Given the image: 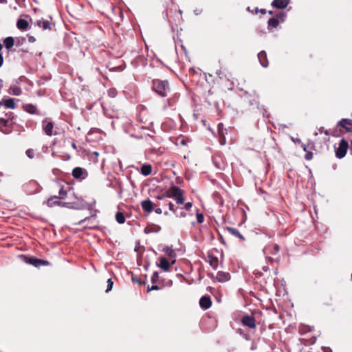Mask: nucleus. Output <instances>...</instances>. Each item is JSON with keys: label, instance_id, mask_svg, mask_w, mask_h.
I'll list each match as a JSON object with an SVG mask.
<instances>
[{"label": "nucleus", "instance_id": "23", "mask_svg": "<svg viewBox=\"0 0 352 352\" xmlns=\"http://www.w3.org/2000/svg\"><path fill=\"white\" fill-rule=\"evenodd\" d=\"M3 45L7 50H10L14 45V39L12 36H8L3 40Z\"/></svg>", "mask_w": 352, "mask_h": 352}, {"label": "nucleus", "instance_id": "6", "mask_svg": "<svg viewBox=\"0 0 352 352\" xmlns=\"http://www.w3.org/2000/svg\"><path fill=\"white\" fill-rule=\"evenodd\" d=\"M58 197L54 196L49 198L47 201L46 204L48 207H54V206H61L65 207L67 206L69 204L65 202H62L60 201L57 200Z\"/></svg>", "mask_w": 352, "mask_h": 352}, {"label": "nucleus", "instance_id": "13", "mask_svg": "<svg viewBox=\"0 0 352 352\" xmlns=\"http://www.w3.org/2000/svg\"><path fill=\"white\" fill-rule=\"evenodd\" d=\"M216 278L219 282H226L230 279V275L228 272L219 271L217 274Z\"/></svg>", "mask_w": 352, "mask_h": 352}, {"label": "nucleus", "instance_id": "12", "mask_svg": "<svg viewBox=\"0 0 352 352\" xmlns=\"http://www.w3.org/2000/svg\"><path fill=\"white\" fill-rule=\"evenodd\" d=\"M141 206L145 212H151L153 210V204L150 199L142 201Z\"/></svg>", "mask_w": 352, "mask_h": 352}, {"label": "nucleus", "instance_id": "31", "mask_svg": "<svg viewBox=\"0 0 352 352\" xmlns=\"http://www.w3.org/2000/svg\"><path fill=\"white\" fill-rule=\"evenodd\" d=\"M164 251L165 252V253L169 256V257H174L175 256V252L173 251V250H172L171 248H166Z\"/></svg>", "mask_w": 352, "mask_h": 352}, {"label": "nucleus", "instance_id": "41", "mask_svg": "<svg viewBox=\"0 0 352 352\" xmlns=\"http://www.w3.org/2000/svg\"><path fill=\"white\" fill-rule=\"evenodd\" d=\"M26 155H27L30 158H33V157H34V150H32V149H28V150L26 151Z\"/></svg>", "mask_w": 352, "mask_h": 352}, {"label": "nucleus", "instance_id": "52", "mask_svg": "<svg viewBox=\"0 0 352 352\" xmlns=\"http://www.w3.org/2000/svg\"><path fill=\"white\" fill-rule=\"evenodd\" d=\"M8 1L7 0H0V3L1 4H6L7 3Z\"/></svg>", "mask_w": 352, "mask_h": 352}, {"label": "nucleus", "instance_id": "33", "mask_svg": "<svg viewBox=\"0 0 352 352\" xmlns=\"http://www.w3.org/2000/svg\"><path fill=\"white\" fill-rule=\"evenodd\" d=\"M197 211H199V210L197 209ZM196 217H197V222L199 223H202L204 222V217L203 214L199 213L198 212H197Z\"/></svg>", "mask_w": 352, "mask_h": 352}, {"label": "nucleus", "instance_id": "10", "mask_svg": "<svg viewBox=\"0 0 352 352\" xmlns=\"http://www.w3.org/2000/svg\"><path fill=\"white\" fill-rule=\"evenodd\" d=\"M36 25L38 26L40 28L43 29V30H52V24L50 21L47 20H38L36 22Z\"/></svg>", "mask_w": 352, "mask_h": 352}, {"label": "nucleus", "instance_id": "18", "mask_svg": "<svg viewBox=\"0 0 352 352\" xmlns=\"http://www.w3.org/2000/svg\"><path fill=\"white\" fill-rule=\"evenodd\" d=\"M159 267L165 272H168L170 270V265L169 261L164 257L160 258Z\"/></svg>", "mask_w": 352, "mask_h": 352}, {"label": "nucleus", "instance_id": "26", "mask_svg": "<svg viewBox=\"0 0 352 352\" xmlns=\"http://www.w3.org/2000/svg\"><path fill=\"white\" fill-rule=\"evenodd\" d=\"M116 219L118 223H124L125 222V217L122 212H118L116 214Z\"/></svg>", "mask_w": 352, "mask_h": 352}, {"label": "nucleus", "instance_id": "19", "mask_svg": "<svg viewBox=\"0 0 352 352\" xmlns=\"http://www.w3.org/2000/svg\"><path fill=\"white\" fill-rule=\"evenodd\" d=\"M140 173L144 175L148 176L152 173V166L148 164H144L142 166Z\"/></svg>", "mask_w": 352, "mask_h": 352}, {"label": "nucleus", "instance_id": "38", "mask_svg": "<svg viewBox=\"0 0 352 352\" xmlns=\"http://www.w3.org/2000/svg\"><path fill=\"white\" fill-rule=\"evenodd\" d=\"M219 144L221 145H225L226 144V136L225 135L223 134H221V135H219Z\"/></svg>", "mask_w": 352, "mask_h": 352}, {"label": "nucleus", "instance_id": "39", "mask_svg": "<svg viewBox=\"0 0 352 352\" xmlns=\"http://www.w3.org/2000/svg\"><path fill=\"white\" fill-rule=\"evenodd\" d=\"M313 156H314V154H313V153H312V152H311V151H307V152H306V154H305V159L306 160H308V161H309V160H312V159H313Z\"/></svg>", "mask_w": 352, "mask_h": 352}, {"label": "nucleus", "instance_id": "27", "mask_svg": "<svg viewBox=\"0 0 352 352\" xmlns=\"http://www.w3.org/2000/svg\"><path fill=\"white\" fill-rule=\"evenodd\" d=\"M57 197H58V199H64L66 198L67 191L65 190L63 186H62L61 188H60L59 192H58V196H57Z\"/></svg>", "mask_w": 352, "mask_h": 352}, {"label": "nucleus", "instance_id": "37", "mask_svg": "<svg viewBox=\"0 0 352 352\" xmlns=\"http://www.w3.org/2000/svg\"><path fill=\"white\" fill-rule=\"evenodd\" d=\"M287 16V14L285 12H280L279 13L276 18L278 19H280L281 22H283Z\"/></svg>", "mask_w": 352, "mask_h": 352}, {"label": "nucleus", "instance_id": "44", "mask_svg": "<svg viewBox=\"0 0 352 352\" xmlns=\"http://www.w3.org/2000/svg\"><path fill=\"white\" fill-rule=\"evenodd\" d=\"M168 208L173 213L176 214V209L175 208V206H174V204L172 202H169V204H168Z\"/></svg>", "mask_w": 352, "mask_h": 352}, {"label": "nucleus", "instance_id": "3", "mask_svg": "<svg viewBox=\"0 0 352 352\" xmlns=\"http://www.w3.org/2000/svg\"><path fill=\"white\" fill-rule=\"evenodd\" d=\"M21 257L23 258V261L28 264L32 265L36 267H40L41 266H47L50 265V262L46 260H43L40 258H37L34 256H26L24 255H21Z\"/></svg>", "mask_w": 352, "mask_h": 352}, {"label": "nucleus", "instance_id": "48", "mask_svg": "<svg viewBox=\"0 0 352 352\" xmlns=\"http://www.w3.org/2000/svg\"><path fill=\"white\" fill-rule=\"evenodd\" d=\"M176 216L184 218V217H186L187 216V214L184 211H181L179 215L176 214Z\"/></svg>", "mask_w": 352, "mask_h": 352}, {"label": "nucleus", "instance_id": "14", "mask_svg": "<svg viewBox=\"0 0 352 352\" xmlns=\"http://www.w3.org/2000/svg\"><path fill=\"white\" fill-rule=\"evenodd\" d=\"M207 262L214 270H216L219 264V259L217 256L209 254L208 255Z\"/></svg>", "mask_w": 352, "mask_h": 352}, {"label": "nucleus", "instance_id": "16", "mask_svg": "<svg viewBox=\"0 0 352 352\" xmlns=\"http://www.w3.org/2000/svg\"><path fill=\"white\" fill-rule=\"evenodd\" d=\"M339 125L344 128L348 131H352V120L342 119L340 121Z\"/></svg>", "mask_w": 352, "mask_h": 352}, {"label": "nucleus", "instance_id": "56", "mask_svg": "<svg viewBox=\"0 0 352 352\" xmlns=\"http://www.w3.org/2000/svg\"><path fill=\"white\" fill-rule=\"evenodd\" d=\"M3 106V100L0 101V108Z\"/></svg>", "mask_w": 352, "mask_h": 352}, {"label": "nucleus", "instance_id": "28", "mask_svg": "<svg viewBox=\"0 0 352 352\" xmlns=\"http://www.w3.org/2000/svg\"><path fill=\"white\" fill-rule=\"evenodd\" d=\"M9 119L0 118V131L5 133L4 128L7 126Z\"/></svg>", "mask_w": 352, "mask_h": 352}, {"label": "nucleus", "instance_id": "7", "mask_svg": "<svg viewBox=\"0 0 352 352\" xmlns=\"http://www.w3.org/2000/svg\"><path fill=\"white\" fill-rule=\"evenodd\" d=\"M290 3V0H273L271 6L276 9H284Z\"/></svg>", "mask_w": 352, "mask_h": 352}, {"label": "nucleus", "instance_id": "9", "mask_svg": "<svg viewBox=\"0 0 352 352\" xmlns=\"http://www.w3.org/2000/svg\"><path fill=\"white\" fill-rule=\"evenodd\" d=\"M43 127L45 132V133L47 135H52V130L54 128L53 123L49 120L48 118H46L43 121Z\"/></svg>", "mask_w": 352, "mask_h": 352}, {"label": "nucleus", "instance_id": "46", "mask_svg": "<svg viewBox=\"0 0 352 352\" xmlns=\"http://www.w3.org/2000/svg\"><path fill=\"white\" fill-rule=\"evenodd\" d=\"M300 331L301 332H302V333H307V332H308V331H311V329H310V327H305H305H301V328H300Z\"/></svg>", "mask_w": 352, "mask_h": 352}, {"label": "nucleus", "instance_id": "15", "mask_svg": "<svg viewBox=\"0 0 352 352\" xmlns=\"http://www.w3.org/2000/svg\"><path fill=\"white\" fill-rule=\"evenodd\" d=\"M258 58L259 60V62L261 65L263 67H267L268 66V60L267 58V54L265 51H261L258 54Z\"/></svg>", "mask_w": 352, "mask_h": 352}, {"label": "nucleus", "instance_id": "1", "mask_svg": "<svg viewBox=\"0 0 352 352\" xmlns=\"http://www.w3.org/2000/svg\"><path fill=\"white\" fill-rule=\"evenodd\" d=\"M184 191L178 186H171L166 191V196L173 199L177 204L182 205L184 204Z\"/></svg>", "mask_w": 352, "mask_h": 352}, {"label": "nucleus", "instance_id": "35", "mask_svg": "<svg viewBox=\"0 0 352 352\" xmlns=\"http://www.w3.org/2000/svg\"><path fill=\"white\" fill-rule=\"evenodd\" d=\"M158 279H159V274L157 272H155L151 276V282L153 283H155L158 281Z\"/></svg>", "mask_w": 352, "mask_h": 352}, {"label": "nucleus", "instance_id": "11", "mask_svg": "<svg viewBox=\"0 0 352 352\" xmlns=\"http://www.w3.org/2000/svg\"><path fill=\"white\" fill-rule=\"evenodd\" d=\"M226 230L230 234L233 235L234 236L240 239L242 241H245L244 236L240 233L238 229L228 227L227 226L226 228Z\"/></svg>", "mask_w": 352, "mask_h": 352}, {"label": "nucleus", "instance_id": "43", "mask_svg": "<svg viewBox=\"0 0 352 352\" xmlns=\"http://www.w3.org/2000/svg\"><path fill=\"white\" fill-rule=\"evenodd\" d=\"M160 287L157 285H152L151 287L148 286L147 292H149L152 290H159Z\"/></svg>", "mask_w": 352, "mask_h": 352}, {"label": "nucleus", "instance_id": "34", "mask_svg": "<svg viewBox=\"0 0 352 352\" xmlns=\"http://www.w3.org/2000/svg\"><path fill=\"white\" fill-rule=\"evenodd\" d=\"M280 250V246L278 244L273 245L270 253L272 254H276Z\"/></svg>", "mask_w": 352, "mask_h": 352}, {"label": "nucleus", "instance_id": "42", "mask_svg": "<svg viewBox=\"0 0 352 352\" xmlns=\"http://www.w3.org/2000/svg\"><path fill=\"white\" fill-rule=\"evenodd\" d=\"M192 207V202H187L184 204V208L186 210H190Z\"/></svg>", "mask_w": 352, "mask_h": 352}, {"label": "nucleus", "instance_id": "20", "mask_svg": "<svg viewBox=\"0 0 352 352\" xmlns=\"http://www.w3.org/2000/svg\"><path fill=\"white\" fill-rule=\"evenodd\" d=\"M3 107L6 109H15V100L13 98H7L3 100Z\"/></svg>", "mask_w": 352, "mask_h": 352}, {"label": "nucleus", "instance_id": "8", "mask_svg": "<svg viewBox=\"0 0 352 352\" xmlns=\"http://www.w3.org/2000/svg\"><path fill=\"white\" fill-rule=\"evenodd\" d=\"M199 305L203 309H208L212 305V300L209 296H204L199 300Z\"/></svg>", "mask_w": 352, "mask_h": 352}, {"label": "nucleus", "instance_id": "36", "mask_svg": "<svg viewBox=\"0 0 352 352\" xmlns=\"http://www.w3.org/2000/svg\"><path fill=\"white\" fill-rule=\"evenodd\" d=\"M107 288L106 289V292H109V291H111L112 289L113 283L111 278H109L107 280Z\"/></svg>", "mask_w": 352, "mask_h": 352}, {"label": "nucleus", "instance_id": "53", "mask_svg": "<svg viewBox=\"0 0 352 352\" xmlns=\"http://www.w3.org/2000/svg\"><path fill=\"white\" fill-rule=\"evenodd\" d=\"M3 81L2 79H0V89L3 87Z\"/></svg>", "mask_w": 352, "mask_h": 352}, {"label": "nucleus", "instance_id": "32", "mask_svg": "<svg viewBox=\"0 0 352 352\" xmlns=\"http://www.w3.org/2000/svg\"><path fill=\"white\" fill-rule=\"evenodd\" d=\"M132 281L133 283H136L140 285H145L146 284V282L144 280H142L140 278H138V276H132V278H131Z\"/></svg>", "mask_w": 352, "mask_h": 352}, {"label": "nucleus", "instance_id": "17", "mask_svg": "<svg viewBox=\"0 0 352 352\" xmlns=\"http://www.w3.org/2000/svg\"><path fill=\"white\" fill-rule=\"evenodd\" d=\"M8 93L13 96H20L22 93V89L16 85H12L8 90Z\"/></svg>", "mask_w": 352, "mask_h": 352}, {"label": "nucleus", "instance_id": "51", "mask_svg": "<svg viewBox=\"0 0 352 352\" xmlns=\"http://www.w3.org/2000/svg\"><path fill=\"white\" fill-rule=\"evenodd\" d=\"M302 148L304 151L307 152V146L305 144H302Z\"/></svg>", "mask_w": 352, "mask_h": 352}, {"label": "nucleus", "instance_id": "47", "mask_svg": "<svg viewBox=\"0 0 352 352\" xmlns=\"http://www.w3.org/2000/svg\"><path fill=\"white\" fill-rule=\"evenodd\" d=\"M25 41V38H18L16 41V45H22Z\"/></svg>", "mask_w": 352, "mask_h": 352}, {"label": "nucleus", "instance_id": "45", "mask_svg": "<svg viewBox=\"0 0 352 352\" xmlns=\"http://www.w3.org/2000/svg\"><path fill=\"white\" fill-rule=\"evenodd\" d=\"M258 12H260L262 14H265L267 13V10L265 9L259 10L258 8H255V14H257Z\"/></svg>", "mask_w": 352, "mask_h": 352}, {"label": "nucleus", "instance_id": "49", "mask_svg": "<svg viewBox=\"0 0 352 352\" xmlns=\"http://www.w3.org/2000/svg\"><path fill=\"white\" fill-rule=\"evenodd\" d=\"M28 41L30 43L35 42L36 39L33 36H28Z\"/></svg>", "mask_w": 352, "mask_h": 352}, {"label": "nucleus", "instance_id": "50", "mask_svg": "<svg viewBox=\"0 0 352 352\" xmlns=\"http://www.w3.org/2000/svg\"><path fill=\"white\" fill-rule=\"evenodd\" d=\"M155 212L157 213V214H162V210L160 208H157L155 210Z\"/></svg>", "mask_w": 352, "mask_h": 352}, {"label": "nucleus", "instance_id": "54", "mask_svg": "<svg viewBox=\"0 0 352 352\" xmlns=\"http://www.w3.org/2000/svg\"><path fill=\"white\" fill-rule=\"evenodd\" d=\"M72 147L74 148V149H76L77 147H76V145L75 144V142H72Z\"/></svg>", "mask_w": 352, "mask_h": 352}, {"label": "nucleus", "instance_id": "24", "mask_svg": "<svg viewBox=\"0 0 352 352\" xmlns=\"http://www.w3.org/2000/svg\"><path fill=\"white\" fill-rule=\"evenodd\" d=\"M83 174V169L80 167H76L72 170V176L76 179H79Z\"/></svg>", "mask_w": 352, "mask_h": 352}, {"label": "nucleus", "instance_id": "21", "mask_svg": "<svg viewBox=\"0 0 352 352\" xmlns=\"http://www.w3.org/2000/svg\"><path fill=\"white\" fill-rule=\"evenodd\" d=\"M160 230L161 227L160 226L152 224L145 228L144 232L146 234L150 232H158Z\"/></svg>", "mask_w": 352, "mask_h": 352}, {"label": "nucleus", "instance_id": "55", "mask_svg": "<svg viewBox=\"0 0 352 352\" xmlns=\"http://www.w3.org/2000/svg\"><path fill=\"white\" fill-rule=\"evenodd\" d=\"M324 352H332V351L329 348H327L324 350Z\"/></svg>", "mask_w": 352, "mask_h": 352}, {"label": "nucleus", "instance_id": "59", "mask_svg": "<svg viewBox=\"0 0 352 352\" xmlns=\"http://www.w3.org/2000/svg\"><path fill=\"white\" fill-rule=\"evenodd\" d=\"M324 133L326 135H328V134H329V132H328V131H327V130H326V131H324Z\"/></svg>", "mask_w": 352, "mask_h": 352}, {"label": "nucleus", "instance_id": "60", "mask_svg": "<svg viewBox=\"0 0 352 352\" xmlns=\"http://www.w3.org/2000/svg\"><path fill=\"white\" fill-rule=\"evenodd\" d=\"M29 113H36V111H28Z\"/></svg>", "mask_w": 352, "mask_h": 352}, {"label": "nucleus", "instance_id": "57", "mask_svg": "<svg viewBox=\"0 0 352 352\" xmlns=\"http://www.w3.org/2000/svg\"><path fill=\"white\" fill-rule=\"evenodd\" d=\"M94 155H95L98 156L99 154H98V152H94Z\"/></svg>", "mask_w": 352, "mask_h": 352}, {"label": "nucleus", "instance_id": "25", "mask_svg": "<svg viewBox=\"0 0 352 352\" xmlns=\"http://www.w3.org/2000/svg\"><path fill=\"white\" fill-rule=\"evenodd\" d=\"M267 24H268V29L276 28L279 24V21L277 18L272 17L268 20Z\"/></svg>", "mask_w": 352, "mask_h": 352}, {"label": "nucleus", "instance_id": "58", "mask_svg": "<svg viewBox=\"0 0 352 352\" xmlns=\"http://www.w3.org/2000/svg\"><path fill=\"white\" fill-rule=\"evenodd\" d=\"M268 13H269V14H273V11L270 10V11L268 12Z\"/></svg>", "mask_w": 352, "mask_h": 352}, {"label": "nucleus", "instance_id": "40", "mask_svg": "<svg viewBox=\"0 0 352 352\" xmlns=\"http://www.w3.org/2000/svg\"><path fill=\"white\" fill-rule=\"evenodd\" d=\"M190 142V140L188 138H182V139L179 140V144L182 145V146H186L187 145L188 142Z\"/></svg>", "mask_w": 352, "mask_h": 352}, {"label": "nucleus", "instance_id": "61", "mask_svg": "<svg viewBox=\"0 0 352 352\" xmlns=\"http://www.w3.org/2000/svg\"><path fill=\"white\" fill-rule=\"evenodd\" d=\"M300 140L299 139L296 140V142H300Z\"/></svg>", "mask_w": 352, "mask_h": 352}, {"label": "nucleus", "instance_id": "29", "mask_svg": "<svg viewBox=\"0 0 352 352\" xmlns=\"http://www.w3.org/2000/svg\"><path fill=\"white\" fill-rule=\"evenodd\" d=\"M218 129V133L219 135H221V134L225 135L226 133L227 129L223 127V123L220 122L218 124L217 126Z\"/></svg>", "mask_w": 352, "mask_h": 352}, {"label": "nucleus", "instance_id": "30", "mask_svg": "<svg viewBox=\"0 0 352 352\" xmlns=\"http://www.w3.org/2000/svg\"><path fill=\"white\" fill-rule=\"evenodd\" d=\"M107 94L111 98H115L118 94L117 89L114 87H111L108 89Z\"/></svg>", "mask_w": 352, "mask_h": 352}, {"label": "nucleus", "instance_id": "22", "mask_svg": "<svg viewBox=\"0 0 352 352\" xmlns=\"http://www.w3.org/2000/svg\"><path fill=\"white\" fill-rule=\"evenodd\" d=\"M16 26L19 30H25L28 29L29 23L27 20L20 19L16 22Z\"/></svg>", "mask_w": 352, "mask_h": 352}, {"label": "nucleus", "instance_id": "2", "mask_svg": "<svg viewBox=\"0 0 352 352\" xmlns=\"http://www.w3.org/2000/svg\"><path fill=\"white\" fill-rule=\"evenodd\" d=\"M152 88L155 92L162 97L167 96L170 91L168 82L159 79L153 80Z\"/></svg>", "mask_w": 352, "mask_h": 352}, {"label": "nucleus", "instance_id": "4", "mask_svg": "<svg viewBox=\"0 0 352 352\" xmlns=\"http://www.w3.org/2000/svg\"><path fill=\"white\" fill-rule=\"evenodd\" d=\"M348 146L347 141L344 139L341 140L339 143V146L336 151V156L339 159L344 157L346 153Z\"/></svg>", "mask_w": 352, "mask_h": 352}, {"label": "nucleus", "instance_id": "5", "mask_svg": "<svg viewBox=\"0 0 352 352\" xmlns=\"http://www.w3.org/2000/svg\"><path fill=\"white\" fill-rule=\"evenodd\" d=\"M241 323L250 329L256 328V320L255 318L252 316H244L241 318Z\"/></svg>", "mask_w": 352, "mask_h": 352}]
</instances>
